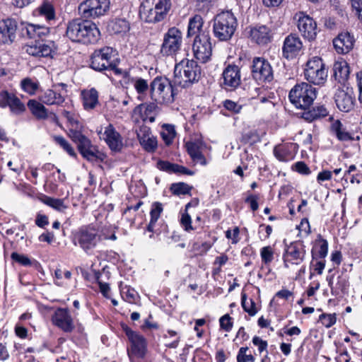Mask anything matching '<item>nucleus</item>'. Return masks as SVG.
<instances>
[{"mask_svg":"<svg viewBox=\"0 0 362 362\" xmlns=\"http://www.w3.org/2000/svg\"><path fill=\"white\" fill-rule=\"evenodd\" d=\"M104 136V139L112 151H121L123 146L122 137L112 124H109L105 128Z\"/></svg>","mask_w":362,"mask_h":362,"instance_id":"26","label":"nucleus"},{"mask_svg":"<svg viewBox=\"0 0 362 362\" xmlns=\"http://www.w3.org/2000/svg\"><path fill=\"white\" fill-rule=\"evenodd\" d=\"M328 115L327 110L323 105H318L313 107L312 109L310 107L305 110L302 113V117L308 122H313L326 117Z\"/></svg>","mask_w":362,"mask_h":362,"instance_id":"34","label":"nucleus"},{"mask_svg":"<svg viewBox=\"0 0 362 362\" xmlns=\"http://www.w3.org/2000/svg\"><path fill=\"white\" fill-rule=\"evenodd\" d=\"M192 50L194 57L201 63L207 62L212 54V46L209 33H202L194 37Z\"/></svg>","mask_w":362,"mask_h":362,"instance_id":"16","label":"nucleus"},{"mask_svg":"<svg viewBox=\"0 0 362 362\" xmlns=\"http://www.w3.org/2000/svg\"><path fill=\"white\" fill-rule=\"evenodd\" d=\"M317 97V90L305 82L298 83L290 90L288 98L291 103L298 109L307 110Z\"/></svg>","mask_w":362,"mask_h":362,"instance_id":"6","label":"nucleus"},{"mask_svg":"<svg viewBox=\"0 0 362 362\" xmlns=\"http://www.w3.org/2000/svg\"><path fill=\"white\" fill-rule=\"evenodd\" d=\"M250 68L252 78L259 84L269 83L274 79L273 68L270 62L264 57H254Z\"/></svg>","mask_w":362,"mask_h":362,"instance_id":"9","label":"nucleus"},{"mask_svg":"<svg viewBox=\"0 0 362 362\" xmlns=\"http://www.w3.org/2000/svg\"><path fill=\"white\" fill-rule=\"evenodd\" d=\"M223 105L227 110L231 112L233 114H239L243 109L241 105L228 99L223 102Z\"/></svg>","mask_w":362,"mask_h":362,"instance_id":"57","label":"nucleus"},{"mask_svg":"<svg viewBox=\"0 0 362 362\" xmlns=\"http://www.w3.org/2000/svg\"><path fill=\"white\" fill-rule=\"evenodd\" d=\"M129 30V23L124 18H115L107 25V30L111 34L126 33Z\"/></svg>","mask_w":362,"mask_h":362,"instance_id":"37","label":"nucleus"},{"mask_svg":"<svg viewBox=\"0 0 362 362\" xmlns=\"http://www.w3.org/2000/svg\"><path fill=\"white\" fill-rule=\"evenodd\" d=\"M66 35L73 42L88 45L97 42L100 33L96 25L90 21L78 18L69 22Z\"/></svg>","mask_w":362,"mask_h":362,"instance_id":"1","label":"nucleus"},{"mask_svg":"<svg viewBox=\"0 0 362 362\" xmlns=\"http://www.w3.org/2000/svg\"><path fill=\"white\" fill-rule=\"evenodd\" d=\"M328 285L331 288L332 293H334V290L340 291L342 293H345L349 287V277L346 275H339L337 277V281L336 286L333 287L332 277L327 278Z\"/></svg>","mask_w":362,"mask_h":362,"instance_id":"40","label":"nucleus"},{"mask_svg":"<svg viewBox=\"0 0 362 362\" xmlns=\"http://www.w3.org/2000/svg\"><path fill=\"white\" fill-rule=\"evenodd\" d=\"M252 343L255 346H257L259 353L267 351L268 343L267 341L263 340L258 336H255L252 338Z\"/></svg>","mask_w":362,"mask_h":362,"instance_id":"64","label":"nucleus"},{"mask_svg":"<svg viewBox=\"0 0 362 362\" xmlns=\"http://www.w3.org/2000/svg\"><path fill=\"white\" fill-rule=\"evenodd\" d=\"M40 101L47 105H61L64 103V98L59 93L54 90L48 89L43 93L40 98Z\"/></svg>","mask_w":362,"mask_h":362,"instance_id":"36","label":"nucleus"},{"mask_svg":"<svg viewBox=\"0 0 362 362\" xmlns=\"http://www.w3.org/2000/svg\"><path fill=\"white\" fill-rule=\"evenodd\" d=\"M211 247V244L209 242H204L202 244L194 243L192 246V250L197 255H202L206 254Z\"/></svg>","mask_w":362,"mask_h":362,"instance_id":"58","label":"nucleus"},{"mask_svg":"<svg viewBox=\"0 0 362 362\" xmlns=\"http://www.w3.org/2000/svg\"><path fill=\"white\" fill-rule=\"evenodd\" d=\"M302 48L303 42L298 35L291 33L284 39L282 56L287 59H292L300 53Z\"/></svg>","mask_w":362,"mask_h":362,"instance_id":"22","label":"nucleus"},{"mask_svg":"<svg viewBox=\"0 0 362 362\" xmlns=\"http://www.w3.org/2000/svg\"><path fill=\"white\" fill-rule=\"evenodd\" d=\"M150 94L153 101L168 103L174 101L177 92L167 77L158 76L150 83Z\"/></svg>","mask_w":362,"mask_h":362,"instance_id":"5","label":"nucleus"},{"mask_svg":"<svg viewBox=\"0 0 362 362\" xmlns=\"http://www.w3.org/2000/svg\"><path fill=\"white\" fill-rule=\"evenodd\" d=\"M170 190L175 195L189 194L192 187L185 182L173 183L170 186Z\"/></svg>","mask_w":362,"mask_h":362,"instance_id":"44","label":"nucleus"},{"mask_svg":"<svg viewBox=\"0 0 362 362\" xmlns=\"http://www.w3.org/2000/svg\"><path fill=\"white\" fill-rule=\"evenodd\" d=\"M292 168L301 175H308L311 173L308 166L303 161L296 163Z\"/></svg>","mask_w":362,"mask_h":362,"instance_id":"62","label":"nucleus"},{"mask_svg":"<svg viewBox=\"0 0 362 362\" xmlns=\"http://www.w3.org/2000/svg\"><path fill=\"white\" fill-rule=\"evenodd\" d=\"M4 99L7 100V106L16 115H20L25 110L24 104L14 94L4 91Z\"/></svg>","mask_w":362,"mask_h":362,"instance_id":"33","label":"nucleus"},{"mask_svg":"<svg viewBox=\"0 0 362 362\" xmlns=\"http://www.w3.org/2000/svg\"><path fill=\"white\" fill-rule=\"evenodd\" d=\"M350 74L349 64L345 60H339L333 65V76L336 81L341 84L345 83Z\"/></svg>","mask_w":362,"mask_h":362,"instance_id":"28","label":"nucleus"},{"mask_svg":"<svg viewBox=\"0 0 362 362\" xmlns=\"http://www.w3.org/2000/svg\"><path fill=\"white\" fill-rule=\"evenodd\" d=\"M354 43V38L349 33H341L334 39L333 45L338 54H346L349 52Z\"/></svg>","mask_w":362,"mask_h":362,"instance_id":"25","label":"nucleus"},{"mask_svg":"<svg viewBox=\"0 0 362 362\" xmlns=\"http://www.w3.org/2000/svg\"><path fill=\"white\" fill-rule=\"evenodd\" d=\"M54 276L56 279L54 284L57 286H63V282L62 281V278L64 277L66 279H71V272L68 270L62 271L61 268H57L54 270Z\"/></svg>","mask_w":362,"mask_h":362,"instance_id":"53","label":"nucleus"},{"mask_svg":"<svg viewBox=\"0 0 362 362\" xmlns=\"http://www.w3.org/2000/svg\"><path fill=\"white\" fill-rule=\"evenodd\" d=\"M238 26L237 18L231 11H222L213 20V33L219 41L227 42L233 37Z\"/></svg>","mask_w":362,"mask_h":362,"instance_id":"2","label":"nucleus"},{"mask_svg":"<svg viewBox=\"0 0 362 362\" xmlns=\"http://www.w3.org/2000/svg\"><path fill=\"white\" fill-rule=\"evenodd\" d=\"M219 322L221 328L224 331L230 332L232 329V318L230 317L228 314H226L223 316H222L219 320Z\"/></svg>","mask_w":362,"mask_h":362,"instance_id":"61","label":"nucleus"},{"mask_svg":"<svg viewBox=\"0 0 362 362\" xmlns=\"http://www.w3.org/2000/svg\"><path fill=\"white\" fill-rule=\"evenodd\" d=\"M163 205L160 202H154L153 203L151 206V209L150 211V216H151V221H152V223H156L158 218H160V216L161 213L163 212Z\"/></svg>","mask_w":362,"mask_h":362,"instance_id":"54","label":"nucleus"},{"mask_svg":"<svg viewBox=\"0 0 362 362\" xmlns=\"http://www.w3.org/2000/svg\"><path fill=\"white\" fill-rule=\"evenodd\" d=\"M248 349L247 346L240 348L236 357L237 362H255V357L252 354H246Z\"/></svg>","mask_w":362,"mask_h":362,"instance_id":"50","label":"nucleus"},{"mask_svg":"<svg viewBox=\"0 0 362 362\" xmlns=\"http://www.w3.org/2000/svg\"><path fill=\"white\" fill-rule=\"evenodd\" d=\"M187 151L192 160L202 165H206L207 161L201 151V144L196 141H188L185 144Z\"/></svg>","mask_w":362,"mask_h":362,"instance_id":"30","label":"nucleus"},{"mask_svg":"<svg viewBox=\"0 0 362 362\" xmlns=\"http://www.w3.org/2000/svg\"><path fill=\"white\" fill-rule=\"evenodd\" d=\"M129 81L133 84L136 92L139 95V99H141L144 95L146 94L148 90H150V84H148V81L147 79H144L141 77L138 76H130Z\"/></svg>","mask_w":362,"mask_h":362,"instance_id":"38","label":"nucleus"},{"mask_svg":"<svg viewBox=\"0 0 362 362\" xmlns=\"http://www.w3.org/2000/svg\"><path fill=\"white\" fill-rule=\"evenodd\" d=\"M182 33L176 27L170 28L163 35L160 53L163 56H175L181 49Z\"/></svg>","mask_w":362,"mask_h":362,"instance_id":"11","label":"nucleus"},{"mask_svg":"<svg viewBox=\"0 0 362 362\" xmlns=\"http://www.w3.org/2000/svg\"><path fill=\"white\" fill-rule=\"evenodd\" d=\"M305 77L308 81L315 85H321L326 81L327 71L320 57H314L308 61Z\"/></svg>","mask_w":362,"mask_h":362,"instance_id":"13","label":"nucleus"},{"mask_svg":"<svg viewBox=\"0 0 362 362\" xmlns=\"http://www.w3.org/2000/svg\"><path fill=\"white\" fill-rule=\"evenodd\" d=\"M53 139L57 144L60 146L70 156L76 157L74 148L62 136H54Z\"/></svg>","mask_w":362,"mask_h":362,"instance_id":"46","label":"nucleus"},{"mask_svg":"<svg viewBox=\"0 0 362 362\" xmlns=\"http://www.w3.org/2000/svg\"><path fill=\"white\" fill-rule=\"evenodd\" d=\"M241 83L240 69L235 64H228L222 73L221 86L228 91L235 90Z\"/></svg>","mask_w":362,"mask_h":362,"instance_id":"17","label":"nucleus"},{"mask_svg":"<svg viewBox=\"0 0 362 362\" xmlns=\"http://www.w3.org/2000/svg\"><path fill=\"white\" fill-rule=\"evenodd\" d=\"M120 293L122 298L129 303H135L138 297L136 291L134 288L127 286L120 288Z\"/></svg>","mask_w":362,"mask_h":362,"instance_id":"45","label":"nucleus"},{"mask_svg":"<svg viewBox=\"0 0 362 362\" xmlns=\"http://www.w3.org/2000/svg\"><path fill=\"white\" fill-rule=\"evenodd\" d=\"M83 105L85 110H90L95 107L98 103V92L95 88L84 90L81 92Z\"/></svg>","mask_w":362,"mask_h":362,"instance_id":"31","label":"nucleus"},{"mask_svg":"<svg viewBox=\"0 0 362 362\" xmlns=\"http://www.w3.org/2000/svg\"><path fill=\"white\" fill-rule=\"evenodd\" d=\"M296 16L298 18V29L303 37L309 41L315 40L318 30L314 19L303 12H299Z\"/></svg>","mask_w":362,"mask_h":362,"instance_id":"18","label":"nucleus"},{"mask_svg":"<svg viewBox=\"0 0 362 362\" xmlns=\"http://www.w3.org/2000/svg\"><path fill=\"white\" fill-rule=\"evenodd\" d=\"M138 139L141 141L143 139H146L151 136V129L146 126L141 125L139 129L136 131Z\"/></svg>","mask_w":362,"mask_h":362,"instance_id":"63","label":"nucleus"},{"mask_svg":"<svg viewBox=\"0 0 362 362\" xmlns=\"http://www.w3.org/2000/svg\"><path fill=\"white\" fill-rule=\"evenodd\" d=\"M251 40L258 45H266L272 42L273 33L271 28L265 25H257L250 28Z\"/></svg>","mask_w":362,"mask_h":362,"instance_id":"23","label":"nucleus"},{"mask_svg":"<svg viewBox=\"0 0 362 362\" xmlns=\"http://www.w3.org/2000/svg\"><path fill=\"white\" fill-rule=\"evenodd\" d=\"M241 305L243 310L250 316H254L257 313L255 303L252 299L247 300L245 293L242 294Z\"/></svg>","mask_w":362,"mask_h":362,"instance_id":"47","label":"nucleus"},{"mask_svg":"<svg viewBox=\"0 0 362 362\" xmlns=\"http://www.w3.org/2000/svg\"><path fill=\"white\" fill-rule=\"evenodd\" d=\"M50 29L48 27L35 24L33 33V39L44 40V37L49 34Z\"/></svg>","mask_w":362,"mask_h":362,"instance_id":"56","label":"nucleus"},{"mask_svg":"<svg viewBox=\"0 0 362 362\" xmlns=\"http://www.w3.org/2000/svg\"><path fill=\"white\" fill-rule=\"evenodd\" d=\"M174 76L175 84L187 88L200 79L202 69L193 59H184L175 65Z\"/></svg>","mask_w":362,"mask_h":362,"instance_id":"3","label":"nucleus"},{"mask_svg":"<svg viewBox=\"0 0 362 362\" xmlns=\"http://www.w3.org/2000/svg\"><path fill=\"white\" fill-rule=\"evenodd\" d=\"M56 49L54 41L45 40H35L26 45L25 51L31 56L37 57H47L51 56Z\"/></svg>","mask_w":362,"mask_h":362,"instance_id":"20","label":"nucleus"},{"mask_svg":"<svg viewBox=\"0 0 362 362\" xmlns=\"http://www.w3.org/2000/svg\"><path fill=\"white\" fill-rule=\"evenodd\" d=\"M160 135L165 144L168 146L170 145L176 136L175 126L168 124H163Z\"/></svg>","mask_w":362,"mask_h":362,"instance_id":"41","label":"nucleus"},{"mask_svg":"<svg viewBox=\"0 0 362 362\" xmlns=\"http://www.w3.org/2000/svg\"><path fill=\"white\" fill-rule=\"evenodd\" d=\"M204 20L200 15H194L189 18L187 37H190L192 36L197 37L202 33H209L208 30H203Z\"/></svg>","mask_w":362,"mask_h":362,"instance_id":"29","label":"nucleus"},{"mask_svg":"<svg viewBox=\"0 0 362 362\" xmlns=\"http://www.w3.org/2000/svg\"><path fill=\"white\" fill-rule=\"evenodd\" d=\"M69 136L77 144L78 151L84 158L89 161H95L98 159V151L96 148L92 145L90 139L83 135L81 131L70 129Z\"/></svg>","mask_w":362,"mask_h":362,"instance_id":"14","label":"nucleus"},{"mask_svg":"<svg viewBox=\"0 0 362 362\" xmlns=\"http://www.w3.org/2000/svg\"><path fill=\"white\" fill-rule=\"evenodd\" d=\"M296 144L290 143L275 146L274 156L281 162H288L293 159L296 151Z\"/></svg>","mask_w":362,"mask_h":362,"instance_id":"27","label":"nucleus"},{"mask_svg":"<svg viewBox=\"0 0 362 362\" xmlns=\"http://www.w3.org/2000/svg\"><path fill=\"white\" fill-rule=\"evenodd\" d=\"M11 258L13 262H17L22 266L29 267L32 265V261L25 255L13 252L11 255Z\"/></svg>","mask_w":362,"mask_h":362,"instance_id":"51","label":"nucleus"},{"mask_svg":"<svg viewBox=\"0 0 362 362\" xmlns=\"http://www.w3.org/2000/svg\"><path fill=\"white\" fill-rule=\"evenodd\" d=\"M35 24L27 22H21L18 24V33L21 37L27 39H33V33Z\"/></svg>","mask_w":362,"mask_h":362,"instance_id":"42","label":"nucleus"},{"mask_svg":"<svg viewBox=\"0 0 362 362\" xmlns=\"http://www.w3.org/2000/svg\"><path fill=\"white\" fill-rule=\"evenodd\" d=\"M305 257L306 250L303 242L301 240L291 242L284 247L282 256L284 267L298 266L304 262Z\"/></svg>","mask_w":362,"mask_h":362,"instance_id":"10","label":"nucleus"},{"mask_svg":"<svg viewBox=\"0 0 362 362\" xmlns=\"http://www.w3.org/2000/svg\"><path fill=\"white\" fill-rule=\"evenodd\" d=\"M110 0H85L78 6L83 18H96L103 16L110 10Z\"/></svg>","mask_w":362,"mask_h":362,"instance_id":"12","label":"nucleus"},{"mask_svg":"<svg viewBox=\"0 0 362 362\" xmlns=\"http://www.w3.org/2000/svg\"><path fill=\"white\" fill-rule=\"evenodd\" d=\"M170 6V0H146L142 15L148 23L160 22L165 18Z\"/></svg>","mask_w":362,"mask_h":362,"instance_id":"8","label":"nucleus"},{"mask_svg":"<svg viewBox=\"0 0 362 362\" xmlns=\"http://www.w3.org/2000/svg\"><path fill=\"white\" fill-rule=\"evenodd\" d=\"M335 314H325L323 313L320 315V322L326 327H330L336 323Z\"/></svg>","mask_w":362,"mask_h":362,"instance_id":"59","label":"nucleus"},{"mask_svg":"<svg viewBox=\"0 0 362 362\" xmlns=\"http://www.w3.org/2000/svg\"><path fill=\"white\" fill-rule=\"evenodd\" d=\"M44 203L58 211H62L63 209H66V206L64 204V200L61 199L46 197L44 200Z\"/></svg>","mask_w":362,"mask_h":362,"instance_id":"49","label":"nucleus"},{"mask_svg":"<svg viewBox=\"0 0 362 362\" xmlns=\"http://www.w3.org/2000/svg\"><path fill=\"white\" fill-rule=\"evenodd\" d=\"M21 88L24 91L30 95H33L35 93L38 88V85L33 82L30 78H26L21 81Z\"/></svg>","mask_w":362,"mask_h":362,"instance_id":"52","label":"nucleus"},{"mask_svg":"<svg viewBox=\"0 0 362 362\" xmlns=\"http://www.w3.org/2000/svg\"><path fill=\"white\" fill-rule=\"evenodd\" d=\"M115 55L116 50L110 47L96 49L90 56V67L97 71L108 70V66H110Z\"/></svg>","mask_w":362,"mask_h":362,"instance_id":"15","label":"nucleus"},{"mask_svg":"<svg viewBox=\"0 0 362 362\" xmlns=\"http://www.w3.org/2000/svg\"><path fill=\"white\" fill-rule=\"evenodd\" d=\"M140 144L148 152H153L157 148V140L156 138L153 136L143 139L140 141Z\"/></svg>","mask_w":362,"mask_h":362,"instance_id":"55","label":"nucleus"},{"mask_svg":"<svg viewBox=\"0 0 362 362\" xmlns=\"http://www.w3.org/2000/svg\"><path fill=\"white\" fill-rule=\"evenodd\" d=\"M334 99L337 108L344 112H350L356 101L353 89L345 86L336 90Z\"/></svg>","mask_w":362,"mask_h":362,"instance_id":"19","label":"nucleus"},{"mask_svg":"<svg viewBox=\"0 0 362 362\" xmlns=\"http://www.w3.org/2000/svg\"><path fill=\"white\" fill-rule=\"evenodd\" d=\"M327 241L325 239L322 238L321 235H318L311 251L313 259H324L327 255Z\"/></svg>","mask_w":362,"mask_h":362,"instance_id":"32","label":"nucleus"},{"mask_svg":"<svg viewBox=\"0 0 362 362\" xmlns=\"http://www.w3.org/2000/svg\"><path fill=\"white\" fill-rule=\"evenodd\" d=\"M101 241L98 230L93 226H83L74 235V244L78 245L87 255H93V250Z\"/></svg>","mask_w":362,"mask_h":362,"instance_id":"7","label":"nucleus"},{"mask_svg":"<svg viewBox=\"0 0 362 362\" xmlns=\"http://www.w3.org/2000/svg\"><path fill=\"white\" fill-rule=\"evenodd\" d=\"M180 225L187 232L194 230L192 226V218L187 212L183 213L180 218Z\"/></svg>","mask_w":362,"mask_h":362,"instance_id":"60","label":"nucleus"},{"mask_svg":"<svg viewBox=\"0 0 362 362\" xmlns=\"http://www.w3.org/2000/svg\"><path fill=\"white\" fill-rule=\"evenodd\" d=\"M274 250L271 246H265L260 250V256L262 262L269 265L274 259Z\"/></svg>","mask_w":362,"mask_h":362,"instance_id":"48","label":"nucleus"},{"mask_svg":"<svg viewBox=\"0 0 362 362\" xmlns=\"http://www.w3.org/2000/svg\"><path fill=\"white\" fill-rule=\"evenodd\" d=\"M18 25L13 19L7 18L0 23V41L4 44H11L16 39Z\"/></svg>","mask_w":362,"mask_h":362,"instance_id":"24","label":"nucleus"},{"mask_svg":"<svg viewBox=\"0 0 362 362\" xmlns=\"http://www.w3.org/2000/svg\"><path fill=\"white\" fill-rule=\"evenodd\" d=\"M39 13L41 16L46 18L47 21H52L55 18L54 8L49 2H45L38 8Z\"/></svg>","mask_w":362,"mask_h":362,"instance_id":"43","label":"nucleus"},{"mask_svg":"<svg viewBox=\"0 0 362 362\" xmlns=\"http://www.w3.org/2000/svg\"><path fill=\"white\" fill-rule=\"evenodd\" d=\"M331 131L341 141H352L354 137L346 130L342 123L339 120H334L331 124Z\"/></svg>","mask_w":362,"mask_h":362,"instance_id":"35","label":"nucleus"},{"mask_svg":"<svg viewBox=\"0 0 362 362\" xmlns=\"http://www.w3.org/2000/svg\"><path fill=\"white\" fill-rule=\"evenodd\" d=\"M52 321L53 325L66 333H71L75 328L74 320L68 308H57L52 317Z\"/></svg>","mask_w":362,"mask_h":362,"instance_id":"21","label":"nucleus"},{"mask_svg":"<svg viewBox=\"0 0 362 362\" xmlns=\"http://www.w3.org/2000/svg\"><path fill=\"white\" fill-rule=\"evenodd\" d=\"M28 107L31 113L38 119H45L47 118V110L40 102L35 100H30L28 102Z\"/></svg>","mask_w":362,"mask_h":362,"instance_id":"39","label":"nucleus"},{"mask_svg":"<svg viewBox=\"0 0 362 362\" xmlns=\"http://www.w3.org/2000/svg\"><path fill=\"white\" fill-rule=\"evenodd\" d=\"M121 327L129 341L127 351L130 362H139V359L144 358L147 353L146 338L139 332L132 330L126 324H122Z\"/></svg>","mask_w":362,"mask_h":362,"instance_id":"4","label":"nucleus"}]
</instances>
